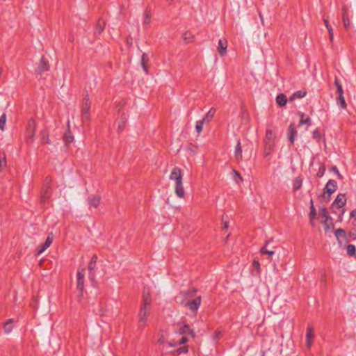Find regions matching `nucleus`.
Segmentation results:
<instances>
[{
    "mask_svg": "<svg viewBox=\"0 0 356 356\" xmlns=\"http://www.w3.org/2000/svg\"><path fill=\"white\" fill-rule=\"evenodd\" d=\"M332 170L333 172H334V173L337 175V176L338 177V178L339 179H342L343 177L342 175L340 174V172H339L336 166H334L332 168Z\"/></svg>",
    "mask_w": 356,
    "mask_h": 356,
    "instance_id": "51",
    "label": "nucleus"
},
{
    "mask_svg": "<svg viewBox=\"0 0 356 356\" xmlns=\"http://www.w3.org/2000/svg\"><path fill=\"white\" fill-rule=\"evenodd\" d=\"M43 191H44V193L40 197V201H41V202L44 203L50 197L51 193H50L49 191L43 190Z\"/></svg>",
    "mask_w": 356,
    "mask_h": 356,
    "instance_id": "40",
    "label": "nucleus"
},
{
    "mask_svg": "<svg viewBox=\"0 0 356 356\" xmlns=\"http://www.w3.org/2000/svg\"><path fill=\"white\" fill-rule=\"evenodd\" d=\"M334 85L337 88V91H336L337 95H343V90L342 86L339 83L337 76L335 77V79H334Z\"/></svg>",
    "mask_w": 356,
    "mask_h": 356,
    "instance_id": "32",
    "label": "nucleus"
},
{
    "mask_svg": "<svg viewBox=\"0 0 356 356\" xmlns=\"http://www.w3.org/2000/svg\"><path fill=\"white\" fill-rule=\"evenodd\" d=\"M190 326L188 324H184L182 327H181L179 329L178 332L180 334H188V331L190 330Z\"/></svg>",
    "mask_w": 356,
    "mask_h": 356,
    "instance_id": "42",
    "label": "nucleus"
},
{
    "mask_svg": "<svg viewBox=\"0 0 356 356\" xmlns=\"http://www.w3.org/2000/svg\"><path fill=\"white\" fill-rule=\"evenodd\" d=\"M303 124H307V127L311 126V124H312L311 119L309 118H307L305 119H301L300 121L299 122L298 126L300 127Z\"/></svg>",
    "mask_w": 356,
    "mask_h": 356,
    "instance_id": "44",
    "label": "nucleus"
},
{
    "mask_svg": "<svg viewBox=\"0 0 356 356\" xmlns=\"http://www.w3.org/2000/svg\"><path fill=\"white\" fill-rule=\"evenodd\" d=\"M151 308L152 306L141 305L138 313V326L140 327H144L147 325V318L150 315Z\"/></svg>",
    "mask_w": 356,
    "mask_h": 356,
    "instance_id": "1",
    "label": "nucleus"
},
{
    "mask_svg": "<svg viewBox=\"0 0 356 356\" xmlns=\"http://www.w3.org/2000/svg\"><path fill=\"white\" fill-rule=\"evenodd\" d=\"M350 18L351 16L348 6L347 5H343L342 7V20L344 29L346 31H348L352 26Z\"/></svg>",
    "mask_w": 356,
    "mask_h": 356,
    "instance_id": "5",
    "label": "nucleus"
},
{
    "mask_svg": "<svg viewBox=\"0 0 356 356\" xmlns=\"http://www.w3.org/2000/svg\"><path fill=\"white\" fill-rule=\"evenodd\" d=\"M188 334H190L193 338H195V334L193 330L190 329V330L188 332Z\"/></svg>",
    "mask_w": 356,
    "mask_h": 356,
    "instance_id": "58",
    "label": "nucleus"
},
{
    "mask_svg": "<svg viewBox=\"0 0 356 356\" xmlns=\"http://www.w3.org/2000/svg\"><path fill=\"white\" fill-rule=\"evenodd\" d=\"M169 178L170 179L175 181V182L183 179L181 170L178 167H175L172 169Z\"/></svg>",
    "mask_w": 356,
    "mask_h": 356,
    "instance_id": "13",
    "label": "nucleus"
},
{
    "mask_svg": "<svg viewBox=\"0 0 356 356\" xmlns=\"http://www.w3.org/2000/svg\"><path fill=\"white\" fill-rule=\"evenodd\" d=\"M90 206L97 208L101 203V197L98 195H92L88 199Z\"/></svg>",
    "mask_w": 356,
    "mask_h": 356,
    "instance_id": "18",
    "label": "nucleus"
},
{
    "mask_svg": "<svg viewBox=\"0 0 356 356\" xmlns=\"http://www.w3.org/2000/svg\"><path fill=\"white\" fill-rule=\"evenodd\" d=\"M183 36H184V40L192 39L193 38L192 34L191 33H189V32H186L184 34Z\"/></svg>",
    "mask_w": 356,
    "mask_h": 356,
    "instance_id": "54",
    "label": "nucleus"
},
{
    "mask_svg": "<svg viewBox=\"0 0 356 356\" xmlns=\"http://www.w3.org/2000/svg\"><path fill=\"white\" fill-rule=\"evenodd\" d=\"M323 224L325 232L331 230L334 228V226L332 218L327 220H323Z\"/></svg>",
    "mask_w": 356,
    "mask_h": 356,
    "instance_id": "28",
    "label": "nucleus"
},
{
    "mask_svg": "<svg viewBox=\"0 0 356 356\" xmlns=\"http://www.w3.org/2000/svg\"><path fill=\"white\" fill-rule=\"evenodd\" d=\"M216 113V109L213 108H211L207 113L205 115V116L202 120L204 123H209L213 118Z\"/></svg>",
    "mask_w": 356,
    "mask_h": 356,
    "instance_id": "23",
    "label": "nucleus"
},
{
    "mask_svg": "<svg viewBox=\"0 0 356 356\" xmlns=\"http://www.w3.org/2000/svg\"><path fill=\"white\" fill-rule=\"evenodd\" d=\"M296 136L297 131L296 129L295 125L293 124H291L288 128L287 136L291 145L294 143Z\"/></svg>",
    "mask_w": 356,
    "mask_h": 356,
    "instance_id": "15",
    "label": "nucleus"
},
{
    "mask_svg": "<svg viewBox=\"0 0 356 356\" xmlns=\"http://www.w3.org/2000/svg\"><path fill=\"white\" fill-rule=\"evenodd\" d=\"M188 341V339L185 337H182L177 344H184Z\"/></svg>",
    "mask_w": 356,
    "mask_h": 356,
    "instance_id": "55",
    "label": "nucleus"
},
{
    "mask_svg": "<svg viewBox=\"0 0 356 356\" xmlns=\"http://www.w3.org/2000/svg\"><path fill=\"white\" fill-rule=\"evenodd\" d=\"M245 112H246L245 109L244 108L243 106H242L241 107V114H242L243 116L245 115Z\"/></svg>",
    "mask_w": 356,
    "mask_h": 356,
    "instance_id": "60",
    "label": "nucleus"
},
{
    "mask_svg": "<svg viewBox=\"0 0 356 356\" xmlns=\"http://www.w3.org/2000/svg\"><path fill=\"white\" fill-rule=\"evenodd\" d=\"M49 67L50 66L49 64V61L46 59V58L44 56H42L40 59L39 65L38 68L35 70V73L37 74H42L44 72L48 71L49 70Z\"/></svg>",
    "mask_w": 356,
    "mask_h": 356,
    "instance_id": "6",
    "label": "nucleus"
},
{
    "mask_svg": "<svg viewBox=\"0 0 356 356\" xmlns=\"http://www.w3.org/2000/svg\"><path fill=\"white\" fill-rule=\"evenodd\" d=\"M355 252H356V248H355V246L353 244H349L347 246V253L350 255V256H355Z\"/></svg>",
    "mask_w": 356,
    "mask_h": 356,
    "instance_id": "41",
    "label": "nucleus"
},
{
    "mask_svg": "<svg viewBox=\"0 0 356 356\" xmlns=\"http://www.w3.org/2000/svg\"><path fill=\"white\" fill-rule=\"evenodd\" d=\"M306 95H307L306 90L296 91L294 93H293L292 95L289 97V101L293 102V100H295L297 98H302V97H305Z\"/></svg>",
    "mask_w": 356,
    "mask_h": 356,
    "instance_id": "26",
    "label": "nucleus"
},
{
    "mask_svg": "<svg viewBox=\"0 0 356 356\" xmlns=\"http://www.w3.org/2000/svg\"><path fill=\"white\" fill-rule=\"evenodd\" d=\"M300 116L301 119H305V118H304V117H305V113H300Z\"/></svg>",
    "mask_w": 356,
    "mask_h": 356,
    "instance_id": "63",
    "label": "nucleus"
},
{
    "mask_svg": "<svg viewBox=\"0 0 356 356\" xmlns=\"http://www.w3.org/2000/svg\"><path fill=\"white\" fill-rule=\"evenodd\" d=\"M197 291V290L195 288L191 287L187 291L181 292V295L184 298L183 300H189L191 298L195 297Z\"/></svg>",
    "mask_w": 356,
    "mask_h": 356,
    "instance_id": "19",
    "label": "nucleus"
},
{
    "mask_svg": "<svg viewBox=\"0 0 356 356\" xmlns=\"http://www.w3.org/2000/svg\"><path fill=\"white\" fill-rule=\"evenodd\" d=\"M85 268H79L77 273V297L81 300L83 297Z\"/></svg>",
    "mask_w": 356,
    "mask_h": 356,
    "instance_id": "2",
    "label": "nucleus"
},
{
    "mask_svg": "<svg viewBox=\"0 0 356 356\" xmlns=\"http://www.w3.org/2000/svg\"><path fill=\"white\" fill-rule=\"evenodd\" d=\"M31 135H30V136H29V138H30L32 141H33V140H34V137H35V131L33 130V131H31Z\"/></svg>",
    "mask_w": 356,
    "mask_h": 356,
    "instance_id": "56",
    "label": "nucleus"
},
{
    "mask_svg": "<svg viewBox=\"0 0 356 356\" xmlns=\"http://www.w3.org/2000/svg\"><path fill=\"white\" fill-rule=\"evenodd\" d=\"M223 228L225 229H227L228 228V222H224Z\"/></svg>",
    "mask_w": 356,
    "mask_h": 356,
    "instance_id": "61",
    "label": "nucleus"
},
{
    "mask_svg": "<svg viewBox=\"0 0 356 356\" xmlns=\"http://www.w3.org/2000/svg\"><path fill=\"white\" fill-rule=\"evenodd\" d=\"M273 137V133L270 130H267L266 132V140L268 141V143H270Z\"/></svg>",
    "mask_w": 356,
    "mask_h": 356,
    "instance_id": "47",
    "label": "nucleus"
},
{
    "mask_svg": "<svg viewBox=\"0 0 356 356\" xmlns=\"http://www.w3.org/2000/svg\"><path fill=\"white\" fill-rule=\"evenodd\" d=\"M316 216V211L314 206L310 207V212L309 213V216L310 218V223L314 225L313 220L315 218Z\"/></svg>",
    "mask_w": 356,
    "mask_h": 356,
    "instance_id": "37",
    "label": "nucleus"
},
{
    "mask_svg": "<svg viewBox=\"0 0 356 356\" xmlns=\"http://www.w3.org/2000/svg\"><path fill=\"white\" fill-rule=\"evenodd\" d=\"M6 113H3L0 117V129L1 130H3L4 129V127H5V125H6Z\"/></svg>",
    "mask_w": 356,
    "mask_h": 356,
    "instance_id": "45",
    "label": "nucleus"
},
{
    "mask_svg": "<svg viewBox=\"0 0 356 356\" xmlns=\"http://www.w3.org/2000/svg\"><path fill=\"white\" fill-rule=\"evenodd\" d=\"M51 182H52V178L51 177H47L44 179L43 190L49 191V189L51 188Z\"/></svg>",
    "mask_w": 356,
    "mask_h": 356,
    "instance_id": "36",
    "label": "nucleus"
},
{
    "mask_svg": "<svg viewBox=\"0 0 356 356\" xmlns=\"http://www.w3.org/2000/svg\"><path fill=\"white\" fill-rule=\"evenodd\" d=\"M54 239V235L52 233L49 234L45 241V242L41 245L40 248L38 250L37 254H40L45 251L52 243Z\"/></svg>",
    "mask_w": 356,
    "mask_h": 356,
    "instance_id": "16",
    "label": "nucleus"
},
{
    "mask_svg": "<svg viewBox=\"0 0 356 356\" xmlns=\"http://www.w3.org/2000/svg\"><path fill=\"white\" fill-rule=\"evenodd\" d=\"M254 266H259V261H257L254 260Z\"/></svg>",
    "mask_w": 356,
    "mask_h": 356,
    "instance_id": "62",
    "label": "nucleus"
},
{
    "mask_svg": "<svg viewBox=\"0 0 356 356\" xmlns=\"http://www.w3.org/2000/svg\"><path fill=\"white\" fill-rule=\"evenodd\" d=\"M323 22H324V24H325V25L326 28H328L329 26H331V25L330 24L329 21H328V19H327L324 18V19H323Z\"/></svg>",
    "mask_w": 356,
    "mask_h": 356,
    "instance_id": "57",
    "label": "nucleus"
},
{
    "mask_svg": "<svg viewBox=\"0 0 356 356\" xmlns=\"http://www.w3.org/2000/svg\"><path fill=\"white\" fill-rule=\"evenodd\" d=\"M175 193L179 198H184L185 191L183 186V179L175 182Z\"/></svg>",
    "mask_w": 356,
    "mask_h": 356,
    "instance_id": "11",
    "label": "nucleus"
},
{
    "mask_svg": "<svg viewBox=\"0 0 356 356\" xmlns=\"http://www.w3.org/2000/svg\"><path fill=\"white\" fill-rule=\"evenodd\" d=\"M312 136H313L314 138L317 139V140H320L321 138V134H320V132L318 131V129H315L312 132Z\"/></svg>",
    "mask_w": 356,
    "mask_h": 356,
    "instance_id": "50",
    "label": "nucleus"
},
{
    "mask_svg": "<svg viewBox=\"0 0 356 356\" xmlns=\"http://www.w3.org/2000/svg\"><path fill=\"white\" fill-rule=\"evenodd\" d=\"M204 124V122L202 120L196 122L195 130L199 134L202 131Z\"/></svg>",
    "mask_w": 356,
    "mask_h": 356,
    "instance_id": "43",
    "label": "nucleus"
},
{
    "mask_svg": "<svg viewBox=\"0 0 356 356\" xmlns=\"http://www.w3.org/2000/svg\"><path fill=\"white\" fill-rule=\"evenodd\" d=\"M97 261V256L96 254H93L88 266V269L89 271V278L92 281L95 280V273L94 270L96 267V263Z\"/></svg>",
    "mask_w": 356,
    "mask_h": 356,
    "instance_id": "7",
    "label": "nucleus"
},
{
    "mask_svg": "<svg viewBox=\"0 0 356 356\" xmlns=\"http://www.w3.org/2000/svg\"><path fill=\"white\" fill-rule=\"evenodd\" d=\"M64 140L69 144L74 140V136L70 130L67 131L64 134Z\"/></svg>",
    "mask_w": 356,
    "mask_h": 356,
    "instance_id": "35",
    "label": "nucleus"
},
{
    "mask_svg": "<svg viewBox=\"0 0 356 356\" xmlns=\"http://www.w3.org/2000/svg\"><path fill=\"white\" fill-rule=\"evenodd\" d=\"M188 346L180 347L177 350V353L178 354L186 353H188Z\"/></svg>",
    "mask_w": 356,
    "mask_h": 356,
    "instance_id": "48",
    "label": "nucleus"
},
{
    "mask_svg": "<svg viewBox=\"0 0 356 356\" xmlns=\"http://www.w3.org/2000/svg\"><path fill=\"white\" fill-rule=\"evenodd\" d=\"M40 136H41V140H42V143H44L47 144L51 143V140L49 138L48 132L46 130L42 131L40 132Z\"/></svg>",
    "mask_w": 356,
    "mask_h": 356,
    "instance_id": "33",
    "label": "nucleus"
},
{
    "mask_svg": "<svg viewBox=\"0 0 356 356\" xmlns=\"http://www.w3.org/2000/svg\"><path fill=\"white\" fill-rule=\"evenodd\" d=\"M234 174L236 175V176L238 178V180H236V183H241V182H243V178H242V177L241 176L240 173H239L238 171L235 170H234Z\"/></svg>",
    "mask_w": 356,
    "mask_h": 356,
    "instance_id": "52",
    "label": "nucleus"
},
{
    "mask_svg": "<svg viewBox=\"0 0 356 356\" xmlns=\"http://www.w3.org/2000/svg\"><path fill=\"white\" fill-rule=\"evenodd\" d=\"M337 188V183L333 179H330L326 184L324 191L328 193V198L330 197L331 195L336 191Z\"/></svg>",
    "mask_w": 356,
    "mask_h": 356,
    "instance_id": "9",
    "label": "nucleus"
},
{
    "mask_svg": "<svg viewBox=\"0 0 356 356\" xmlns=\"http://www.w3.org/2000/svg\"><path fill=\"white\" fill-rule=\"evenodd\" d=\"M151 22V14L150 11L148 10H145L144 12V20L143 24L149 25Z\"/></svg>",
    "mask_w": 356,
    "mask_h": 356,
    "instance_id": "34",
    "label": "nucleus"
},
{
    "mask_svg": "<svg viewBox=\"0 0 356 356\" xmlns=\"http://www.w3.org/2000/svg\"><path fill=\"white\" fill-rule=\"evenodd\" d=\"M175 193L179 198H184L185 191L183 186V179L175 182Z\"/></svg>",
    "mask_w": 356,
    "mask_h": 356,
    "instance_id": "10",
    "label": "nucleus"
},
{
    "mask_svg": "<svg viewBox=\"0 0 356 356\" xmlns=\"http://www.w3.org/2000/svg\"><path fill=\"white\" fill-rule=\"evenodd\" d=\"M273 241V238H271V239L266 241L264 245L260 250V252L261 254H268L270 256L275 254V251L273 250H268L267 248L268 245Z\"/></svg>",
    "mask_w": 356,
    "mask_h": 356,
    "instance_id": "25",
    "label": "nucleus"
},
{
    "mask_svg": "<svg viewBox=\"0 0 356 356\" xmlns=\"http://www.w3.org/2000/svg\"><path fill=\"white\" fill-rule=\"evenodd\" d=\"M351 218H354L356 216V209L353 210L350 214Z\"/></svg>",
    "mask_w": 356,
    "mask_h": 356,
    "instance_id": "59",
    "label": "nucleus"
},
{
    "mask_svg": "<svg viewBox=\"0 0 356 356\" xmlns=\"http://www.w3.org/2000/svg\"><path fill=\"white\" fill-rule=\"evenodd\" d=\"M324 172H325V168H324V167L321 168L318 170V172H317V177H323V175H324Z\"/></svg>",
    "mask_w": 356,
    "mask_h": 356,
    "instance_id": "53",
    "label": "nucleus"
},
{
    "mask_svg": "<svg viewBox=\"0 0 356 356\" xmlns=\"http://www.w3.org/2000/svg\"><path fill=\"white\" fill-rule=\"evenodd\" d=\"M202 302V297L201 296H198L195 297L194 299L190 300H182L181 302V305L187 307L193 312H196Z\"/></svg>",
    "mask_w": 356,
    "mask_h": 356,
    "instance_id": "3",
    "label": "nucleus"
},
{
    "mask_svg": "<svg viewBox=\"0 0 356 356\" xmlns=\"http://www.w3.org/2000/svg\"><path fill=\"white\" fill-rule=\"evenodd\" d=\"M29 130V131H35V120L31 118L29 120V127H28Z\"/></svg>",
    "mask_w": 356,
    "mask_h": 356,
    "instance_id": "46",
    "label": "nucleus"
},
{
    "mask_svg": "<svg viewBox=\"0 0 356 356\" xmlns=\"http://www.w3.org/2000/svg\"><path fill=\"white\" fill-rule=\"evenodd\" d=\"M149 61L148 56L146 53H143L141 56L140 65L146 74H149L148 66L147 63Z\"/></svg>",
    "mask_w": 356,
    "mask_h": 356,
    "instance_id": "21",
    "label": "nucleus"
},
{
    "mask_svg": "<svg viewBox=\"0 0 356 356\" xmlns=\"http://www.w3.org/2000/svg\"><path fill=\"white\" fill-rule=\"evenodd\" d=\"M228 42L227 39H220L217 47V50L220 56H224L227 54Z\"/></svg>",
    "mask_w": 356,
    "mask_h": 356,
    "instance_id": "8",
    "label": "nucleus"
},
{
    "mask_svg": "<svg viewBox=\"0 0 356 356\" xmlns=\"http://www.w3.org/2000/svg\"><path fill=\"white\" fill-rule=\"evenodd\" d=\"M327 31H328V33H329V38H330V40L331 42H333V39H334V33H333V29L332 27L330 26H329L328 28H327Z\"/></svg>",
    "mask_w": 356,
    "mask_h": 356,
    "instance_id": "49",
    "label": "nucleus"
},
{
    "mask_svg": "<svg viewBox=\"0 0 356 356\" xmlns=\"http://www.w3.org/2000/svg\"><path fill=\"white\" fill-rule=\"evenodd\" d=\"M302 179L300 177H296L294 179L293 184V191H296L299 190L302 187Z\"/></svg>",
    "mask_w": 356,
    "mask_h": 356,
    "instance_id": "30",
    "label": "nucleus"
},
{
    "mask_svg": "<svg viewBox=\"0 0 356 356\" xmlns=\"http://www.w3.org/2000/svg\"><path fill=\"white\" fill-rule=\"evenodd\" d=\"M90 102L88 95H86L83 99V105L81 108V118L83 122H88L90 120Z\"/></svg>",
    "mask_w": 356,
    "mask_h": 356,
    "instance_id": "4",
    "label": "nucleus"
},
{
    "mask_svg": "<svg viewBox=\"0 0 356 356\" xmlns=\"http://www.w3.org/2000/svg\"><path fill=\"white\" fill-rule=\"evenodd\" d=\"M141 305L152 306L151 291L149 288H144L143 289Z\"/></svg>",
    "mask_w": 356,
    "mask_h": 356,
    "instance_id": "12",
    "label": "nucleus"
},
{
    "mask_svg": "<svg viewBox=\"0 0 356 356\" xmlns=\"http://www.w3.org/2000/svg\"><path fill=\"white\" fill-rule=\"evenodd\" d=\"M13 319L10 318L7 320L3 325L4 331L6 334H9L13 330Z\"/></svg>",
    "mask_w": 356,
    "mask_h": 356,
    "instance_id": "29",
    "label": "nucleus"
},
{
    "mask_svg": "<svg viewBox=\"0 0 356 356\" xmlns=\"http://www.w3.org/2000/svg\"><path fill=\"white\" fill-rule=\"evenodd\" d=\"M314 339V330L311 325H309L306 332V345L307 348H310Z\"/></svg>",
    "mask_w": 356,
    "mask_h": 356,
    "instance_id": "14",
    "label": "nucleus"
},
{
    "mask_svg": "<svg viewBox=\"0 0 356 356\" xmlns=\"http://www.w3.org/2000/svg\"><path fill=\"white\" fill-rule=\"evenodd\" d=\"M346 203V199L344 194H339L335 198L334 204H336L338 208H342Z\"/></svg>",
    "mask_w": 356,
    "mask_h": 356,
    "instance_id": "20",
    "label": "nucleus"
},
{
    "mask_svg": "<svg viewBox=\"0 0 356 356\" xmlns=\"http://www.w3.org/2000/svg\"><path fill=\"white\" fill-rule=\"evenodd\" d=\"M105 26H106L105 22L101 21L100 19H99V21L97 22V24L95 26V33L98 35L101 34L102 33V31H104Z\"/></svg>",
    "mask_w": 356,
    "mask_h": 356,
    "instance_id": "27",
    "label": "nucleus"
},
{
    "mask_svg": "<svg viewBox=\"0 0 356 356\" xmlns=\"http://www.w3.org/2000/svg\"><path fill=\"white\" fill-rule=\"evenodd\" d=\"M312 206H314V201H313L312 199H311V200H310V207H312Z\"/></svg>",
    "mask_w": 356,
    "mask_h": 356,
    "instance_id": "64",
    "label": "nucleus"
},
{
    "mask_svg": "<svg viewBox=\"0 0 356 356\" xmlns=\"http://www.w3.org/2000/svg\"><path fill=\"white\" fill-rule=\"evenodd\" d=\"M6 155L3 154L2 155H0V170H3L6 168Z\"/></svg>",
    "mask_w": 356,
    "mask_h": 356,
    "instance_id": "39",
    "label": "nucleus"
},
{
    "mask_svg": "<svg viewBox=\"0 0 356 356\" xmlns=\"http://www.w3.org/2000/svg\"><path fill=\"white\" fill-rule=\"evenodd\" d=\"M337 103L342 109H345L347 107L343 95H337Z\"/></svg>",
    "mask_w": 356,
    "mask_h": 356,
    "instance_id": "31",
    "label": "nucleus"
},
{
    "mask_svg": "<svg viewBox=\"0 0 356 356\" xmlns=\"http://www.w3.org/2000/svg\"><path fill=\"white\" fill-rule=\"evenodd\" d=\"M335 236L338 242L341 244L343 241H346L347 239L346 232L341 228L337 229L334 232Z\"/></svg>",
    "mask_w": 356,
    "mask_h": 356,
    "instance_id": "17",
    "label": "nucleus"
},
{
    "mask_svg": "<svg viewBox=\"0 0 356 356\" xmlns=\"http://www.w3.org/2000/svg\"><path fill=\"white\" fill-rule=\"evenodd\" d=\"M287 97L284 93L279 94L276 97V103L278 106L283 107L286 104Z\"/></svg>",
    "mask_w": 356,
    "mask_h": 356,
    "instance_id": "24",
    "label": "nucleus"
},
{
    "mask_svg": "<svg viewBox=\"0 0 356 356\" xmlns=\"http://www.w3.org/2000/svg\"><path fill=\"white\" fill-rule=\"evenodd\" d=\"M319 213L324 218V220L331 218V217L329 215L327 209L325 207L320 209Z\"/></svg>",
    "mask_w": 356,
    "mask_h": 356,
    "instance_id": "38",
    "label": "nucleus"
},
{
    "mask_svg": "<svg viewBox=\"0 0 356 356\" xmlns=\"http://www.w3.org/2000/svg\"><path fill=\"white\" fill-rule=\"evenodd\" d=\"M234 156L237 161H241L243 159L242 147L240 140L237 142L236 145L235 147Z\"/></svg>",
    "mask_w": 356,
    "mask_h": 356,
    "instance_id": "22",
    "label": "nucleus"
}]
</instances>
